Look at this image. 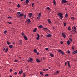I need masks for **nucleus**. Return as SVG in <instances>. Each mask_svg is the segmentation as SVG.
Wrapping results in <instances>:
<instances>
[{
	"label": "nucleus",
	"instance_id": "obj_1",
	"mask_svg": "<svg viewBox=\"0 0 77 77\" xmlns=\"http://www.w3.org/2000/svg\"><path fill=\"white\" fill-rule=\"evenodd\" d=\"M57 15L60 16V20H62V18H63V16L62 15L63 14H62L60 13H58L57 14Z\"/></svg>",
	"mask_w": 77,
	"mask_h": 77
},
{
	"label": "nucleus",
	"instance_id": "obj_2",
	"mask_svg": "<svg viewBox=\"0 0 77 77\" xmlns=\"http://www.w3.org/2000/svg\"><path fill=\"white\" fill-rule=\"evenodd\" d=\"M24 15V14L23 13L20 14L19 15H18L17 16V18H21L22 16H23Z\"/></svg>",
	"mask_w": 77,
	"mask_h": 77
},
{
	"label": "nucleus",
	"instance_id": "obj_3",
	"mask_svg": "<svg viewBox=\"0 0 77 77\" xmlns=\"http://www.w3.org/2000/svg\"><path fill=\"white\" fill-rule=\"evenodd\" d=\"M60 72V71H59V70H58L54 73V75H58V74H59Z\"/></svg>",
	"mask_w": 77,
	"mask_h": 77
},
{
	"label": "nucleus",
	"instance_id": "obj_4",
	"mask_svg": "<svg viewBox=\"0 0 77 77\" xmlns=\"http://www.w3.org/2000/svg\"><path fill=\"white\" fill-rule=\"evenodd\" d=\"M58 52H60L62 54H64V53H63V52L61 50H58Z\"/></svg>",
	"mask_w": 77,
	"mask_h": 77
},
{
	"label": "nucleus",
	"instance_id": "obj_5",
	"mask_svg": "<svg viewBox=\"0 0 77 77\" xmlns=\"http://www.w3.org/2000/svg\"><path fill=\"white\" fill-rule=\"evenodd\" d=\"M37 35L38 36V37H37L36 39H37V40H39V37H40L39 36V35L38 34H37Z\"/></svg>",
	"mask_w": 77,
	"mask_h": 77
},
{
	"label": "nucleus",
	"instance_id": "obj_6",
	"mask_svg": "<svg viewBox=\"0 0 77 77\" xmlns=\"http://www.w3.org/2000/svg\"><path fill=\"white\" fill-rule=\"evenodd\" d=\"M46 37H48V38H50L51 36V34H48L46 36Z\"/></svg>",
	"mask_w": 77,
	"mask_h": 77
},
{
	"label": "nucleus",
	"instance_id": "obj_7",
	"mask_svg": "<svg viewBox=\"0 0 77 77\" xmlns=\"http://www.w3.org/2000/svg\"><path fill=\"white\" fill-rule=\"evenodd\" d=\"M62 3H67V1H66V0H62Z\"/></svg>",
	"mask_w": 77,
	"mask_h": 77
},
{
	"label": "nucleus",
	"instance_id": "obj_8",
	"mask_svg": "<svg viewBox=\"0 0 77 77\" xmlns=\"http://www.w3.org/2000/svg\"><path fill=\"white\" fill-rule=\"evenodd\" d=\"M67 45H70V44L71 43V42H69V40H68L67 41Z\"/></svg>",
	"mask_w": 77,
	"mask_h": 77
},
{
	"label": "nucleus",
	"instance_id": "obj_9",
	"mask_svg": "<svg viewBox=\"0 0 77 77\" xmlns=\"http://www.w3.org/2000/svg\"><path fill=\"white\" fill-rule=\"evenodd\" d=\"M47 20L49 24H51V22L50 21V19H48Z\"/></svg>",
	"mask_w": 77,
	"mask_h": 77
},
{
	"label": "nucleus",
	"instance_id": "obj_10",
	"mask_svg": "<svg viewBox=\"0 0 77 77\" xmlns=\"http://www.w3.org/2000/svg\"><path fill=\"white\" fill-rule=\"evenodd\" d=\"M62 35L63 36V38H66V35H65V34H64V33H62Z\"/></svg>",
	"mask_w": 77,
	"mask_h": 77
},
{
	"label": "nucleus",
	"instance_id": "obj_11",
	"mask_svg": "<svg viewBox=\"0 0 77 77\" xmlns=\"http://www.w3.org/2000/svg\"><path fill=\"white\" fill-rule=\"evenodd\" d=\"M24 39L25 40H27V36H26L24 35Z\"/></svg>",
	"mask_w": 77,
	"mask_h": 77
},
{
	"label": "nucleus",
	"instance_id": "obj_12",
	"mask_svg": "<svg viewBox=\"0 0 77 77\" xmlns=\"http://www.w3.org/2000/svg\"><path fill=\"white\" fill-rule=\"evenodd\" d=\"M36 30H37V28H35L34 30H33V32L34 33H35V32H36Z\"/></svg>",
	"mask_w": 77,
	"mask_h": 77
},
{
	"label": "nucleus",
	"instance_id": "obj_13",
	"mask_svg": "<svg viewBox=\"0 0 77 77\" xmlns=\"http://www.w3.org/2000/svg\"><path fill=\"white\" fill-rule=\"evenodd\" d=\"M23 70H21L19 72V74H22L23 73Z\"/></svg>",
	"mask_w": 77,
	"mask_h": 77
},
{
	"label": "nucleus",
	"instance_id": "obj_14",
	"mask_svg": "<svg viewBox=\"0 0 77 77\" xmlns=\"http://www.w3.org/2000/svg\"><path fill=\"white\" fill-rule=\"evenodd\" d=\"M25 2L27 4H28L29 3V0H26L25 1Z\"/></svg>",
	"mask_w": 77,
	"mask_h": 77
},
{
	"label": "nucleus",
	"instance_id": "obj_15",
	"mask_svg": "<svg viewBox=\"0 0 77 77\" xmlns=\"http://www.w3.org/2000/svg\"><path fill=\"white\" fill-rule=\"evenodd\" d=\"M77 52L75 51H74L73 52H72V53H73V54H75V53H77Z\"/></svg>",
	"mask_w": 77,
	"mask_h": 77
},
{
	"label": "nucleus",
	"instance_id": "obj_16",
	"mask_svg": "<svg viewBox=\"0 0 77 77\" xmlns=\"http://www.w3.org/2000/svg\"><path fill=\"white\" fill-rule=\"evenodd\" d=\"M38 27H39V28H40V29H42V27H43V26H42V25H40L39 26H38Z\"/></svg>",
	"mask_w": 77,
	"mask_h": 77
},
{
	"label": "nucleus",
	"instance_id": "obj_17",
	"mask_svg": "<svg viewBox=\"0 0 77 77\" xmlns=\"http://www.w3.org/2000/svg\"><path fill=\"white\" fill-rule=\"evenodd\" d=\"M41 13H39L38 17L39 18H41Z\"/></svg>",
	"mask_w": 77,
	"mask_h": 77
},
{
	"label": "nucleus",
	"instance_id": "obj_18",
	"mask_svg": "<svg viewBox=\"0 0 77 77\" xmlns=\"http://www.w3.org/2000/svg\"><path fill=\"white\" fill-rule=\"evenodd\" d=\"M12 47H13V46L11 45L9 46L10 48H12Z\"/></svg>",
	"mask_w": 77,
	"mask_h": 77
},
{
	"label": "nucleus",
	"instance_id": "obj_19",
	"mask_svg": "<svg viewBox=\"0 0 77 77\" xmlns=\"http://www.w3.org/2000/svg\"><path fill=\"white\" fill-rule=\"evenodd\" d=\"M37 50H36V49H34V53H37Z\"/></svg>",
	"mask_w": 77,
	"mask_h": 77
},
{
	"label": "nucleus",
	"instance_id": "obj_20",
	"mask_svg": "<svg viewBox=\"0 0 77 77\" xmlns=\"http://www.w3.org/2000/svg\"><path fill=\"white\" fill-rule=\"evenodd\" d=\"M53 3L55 5H56V1L55 0H54Z\"/></svg>",
	"mask_w": 77,
	"mask_h": 77
},
{
	"label": "nucleus",
	"instance_id": "obj_21",
	"mask_svg": "<svg viewBox=\"0 0 77 77\" xmlns=\"http://www.w3.org/2000/svg\"><path fill=\"white\" fill-rule=\"evenodd\" d=\"M8 48H7L5 51V52H8Z\"/></svg>",
	"mask_w": 77,
	"mask_h": 77
},
{
	"label": "nucleus",
	"instance_id": "obj_22",
	"mask_svg": "<svg viewBox=\"0 0 77 77\" xmlns=\"http://www.w3.org/2000/svg\"><path fill=\"white\" fill-rule=\"evenodd\" d=\"M36 60L37 62H38V63L40 62V60H38V59H36Z\"/></svg>",
	"mask_w": 77,
	"mask_h": 77
},
{
	"label": "nucleus",
	"instance_id": "obj_23",
	"mask_svg": "<svg viewBox=\"0 0 77 77\" xmlns=\"http://www.w3.org/2000/svg\"><path fill=\"white\" fill-rule=\"evenodd\" d=\"M43 30L45 31L46 30H48V29L46 28H43Z\"/></svg>",
	"mask_w": 77,
	"mask_h": 77
},
{
	"label": "nucleus",
	"instance_id": "obj_24",
	"mask_svg": "<svg viewBox=\"0 0 77 77\" xmlns=\"http://www.w3.org/2000/svg\"><path fill=\"white\" fill-rule=\"evenodd\" d=\"M29 59H30V60H31V62H32V60H33V59L32 58L29 57Z\"/></svg>",
	"mask_w": 77,
	"mask_h": 77
},
{
	"label": "nucleus",
	"instance_id": "obj_25",
	"mask_svg": "<svg viewBox=\"0 0 77 77\" xmlns=\"http://www.w3.org/2000/svg\"><path fill=\"white\" fill-rule=\"evenodd\" d=\"M27 21L28 22V23H30V19H28V20H27Z\"/></svg>",
	"mask_w": 77,
	"mask_h": 77
},
{
	"label": "nucleus",
	"instance_id": "obj_26",
	"mask_svg": "<svg viewBox=\"0 0 77 77\" xmlns=\"http://www.w3.org/2000/svg\"><path fill=\"white\" fill-rule=\"evenodd\" d=\"M69 27H68V29L69 30H71V28L70 27V26H69Z\"/></svg>",
	"mask_w": 77,
	"mask_h": 77
},
{
	"label": "nucleus",
	"instance_id": "obj_27",
	"mask_svg": "<svg viewBox=\"0 0 77 77\" xmlns=\"http://www.w3.org/2000/svg\"><path fill=\"white\" fill-rule=\"evenodd\" d=\"M68 66L69 67V66H70V65L69 64V61H68Z\"/></svg>",
	"mask_w": 77,
	"mask_h": 77
},
{
	"label": "nucleus",
	"instance_id": "obj_28",
	"mask_svg": "<svg viewBox=\"0 0 77 77\" xmlns=\"http://www.w3.org/2000/svg\"><path fill=\"white\" fill-rule=\"evenodd\" d=\"M26 73H23V76L24 77H26Z\"/></svg>",
	"mask_w": 77,
	"mask_h": 77
},
{
	"label": "nucleus",
	"instance_id": "obj_29",
	"mask_svg": "<svg viewBox=\"0 0 77 77\" xmlns=\"http://www.w3.org/2000/svg\"><path fill=\"white\" fill-rule=\"evenodd\" d=\"M50 56H51V57H53V56H54L53 55V54H51V53L50 54Z\"/></svg>",
	"mask_w": 77,
	"mask_h": 77
},
{
	"label": "nucleus",
	"instance_id": "obj_30",
	"mask_svg": "<svg viewBox=\"0 0 77 77\" xmlns=\"http://www.w3.org/2000/svg\"><path fill=\"white\" fill-rule=\"evenodd\" d=\"M7 42L8 45H9L10 44H11V42Z\"/></svg>",
	"mask_w": 77,
	"mask_h": 77
},
{
	"label": "nucleus",
	"instance_id": "obj_31",
	"mask_svg": "<svg viewBox=\"0 0 77 77\" xmlns=\"http://www.w3.org/2000/svg\"><path fill=\"white\" fill-rule=\"evenodd\" d=\"M32 13H30L28 15V16H32Z\"/></svg>",
	"mask_w": 77,
	"mask_h": 77
},
{
	"label": "nucleus",
	"instance_id": "obj_32",
	"mask_svg": "<svg viewBox=\"0 0 77 77\" xmlns=\"http://www.w3.org/2000/svg\"><path fill=\"white\" fill-rule=\"evenodd\" d=\"M66 26V23H64V26Z\"/></svg>",
	"mask_w": 77,
	"mask_h": 77
},
{
	"label": "nucleus",
	"instance_id": "obj_33",
	"mask_svg": "<svg viewBox=\"0 0 77 77\" xmlns=\"http://www.w3.org/2000/svg\"><path fill=\"white\" fill-rule=\"evenodd\" d=\"M71 19L72 20H74L75 19V18L74 17H71Z\"/></svg>",
	"mask_w": 77,
	"mask_h": 77
},
{
	"label": "nucleus",
	"instance_id": "obj_34",
	"mask_svg": "<svg viewBox=\"0 0 77 77\" xmlns=\"http://www.w3.org/2000/svg\"><path fill=\"white\" fill-rule=\"evenodd\" d=\"M46 9H48V10H50L51 9L50 7H47L46 8Z\"/></svg>",
	"mask_w": 77,
	"mask_h": 77
},
{
	"label": "nucleus",
	"instance_id": "obj_35",
	"mask_svg": "<svg viewBox=\"0 0 77 77\" xmlns=\"http://www.w3.org/2000/svg\"><path fill=\"white\" fill-rule=\"evenodd\" d=\"M68 14H66V15H65V17L66 18H67L68 17Z\"/></svg>",
	"mask_w": 77,
	"mask_h": 77
},
{
	"label": "nucleus",
	"instance_id": "obj_36",
	"mask_svg": "<svg viewBox=\"0 0 77 77\" xmlns=\"http://www.w3.org/2000/svg\"><path fill=\"white\" fill-rule=\"evenodd\" d=\"M7 32V31L6 30H5L4 32V34H6V33Z\"/></svg>",
	"mask_w": 77,
	"mask_h": 77
},
{
	"label": "nucleus",
	"instance_id": "obj_37",
	"mask_svg": "<svg viewBox=\"0 0 77 77\" xmlns=\"http://www.w3.org/2000/svg\"><path fill=\"white\" fill-rule=\"evenodd\" d=\"M40 74L41 75H43V73H42V72H40Z\"/></svg>",
	"mask_w": 77,
	"mask_h": 77
},
{
	"label": "nucleus",
	"instance_id": "obj_38",
	"mask_svg": "<svg viewBox=\"0 0 77 77\" xmlns=\"http://www.w3.org/2000/svg\"><path fill=\"white\" fill-rule=\"evenodd\" d=\"M17 14L18 15H20V14H21V12H17Z\"/></svg>",
	"mask_w": 77,
	"mask_h": 77
},
{
	"label": "nucleus",
	"instance_id": "obj_39",
	"mask_svg": "<svg viewBox=\"0 0 77 77\" xmlns=\"http://www.w3.org/2000/svg\"><path fill=\"white\" fill-rule=\"evenodd\" d=\"M60 43L61 44H63V41H61Z\"/></svg>",
	"mask_w": 77,
	"mask_h": 77
},
{
	"label": "nucleus",
	"instance_id": "obj_40",
	"mask_svg": "<svg viewBox=\"0 0 77 77\" xmlns=\"http://www.w3.org/2000/svg\"><path fill=\"white\" fill-rule=\"evenodd\" d=\"M45 77H47V76H48V74H47L45 75Z\"/></svg>",
	"mask_w": 77,
	"mask_h": 77
},
{
	"label": "nucleus",
	"instance_id": "obj_41",
	"mask_svg": "<svg viewBox=\"0 0 77 77\" xmlns=\"http://www.w3.org/2000/svg\"><path fill=\"white\" fill-rule=\"evenodd\" d=\"M12 18V17H8V18L11 19V18Z\"/></svg>",
	"mask_w": 77,
	"mask_h": 77
},
{
	"label": "nucleus",
	"instance_id": "obj_42",
	"mask_svg": "<svg viewBox=\"0 0 77 77\" xmlns=\"http://www.w3.org/2000/svg\"><path fill=\"white\" fill-rule=\"evenodd\" d=\"M24 17L25 18H26V15L25 14L24 15Z\"/></svg>",
	"mask_w": 77,
	"mask_h": 77
},
{
	"label": "nucleus",
	"instance_id": "obj_43",
	"mask_svg": "<svg viewBox=\"0 0 77 77\" xmlns=\"http://www.w3.org/2000/svg\"><path fill=\"white\" fill-rule=\"evenodd\" d=\"M69 40L71 41H72V38H69Z\"/></svg>",
	"mask_w": 77,
	"mask_h": 77
},
{
	"label": "nucleus",
	"instance_id": "obj_44",
	"mask_svg": "<svg viewBox=\"0 0 77 77\" xmlns=\"http://www.w3.org/2000/svg\"><path fill=\"white\" fill-rule=\"evenodd\" d=\"M17 7H18V8H20V5H17Z\"/></svg>",
	"mask_w": 77,
	"mask_h": 77
},
{
	"label": "nucleus",
	"instance_id": "obj_45",
	"mask_svg": "<svg viewBox=\"0 0 77 77\" xmlns=\"http://www.w3.org/2000/svg\"><path fill=\"white\" fill-rule=\"evenodd\" d=\"M34 5V3H32V7H33Z\"/></svg>",
	"mask_w": 77,
	"mask_h": 77
},
{
	"label": "nucleus",
	"instance_id": "obj_46",
	"mask_svg": "<svg viewBox=\"0 0 77 77\" xmlns=\"http://www.w3.org/2000/svg\"><path fill=\"white\" fill-rule=\"evenodd\" d=\"M8 23H9V24H12V23L11 22H8Z\"/></svg>",
	"mask_w": 77,
	"mask_h": 77
},
{
	"label": "nucleus",
	"instance_id": "obj_47",
	"mask_svg": "<svg viewBox=\"0 0 77 77\" xmlns=\"http://www.w3.org/2000/svg\"><path fill=\"white\" fill-rule=\"evenodd\" d=\"M40 17H37V19H38V20H39V19H40Z\"/></svg>",
	"mask_w": 77,
	"mask_h": 77
},
{
	"label": "nucleus",
	"instance_id": "obj_48",
	"mask_svg": "<svg viewBox=\"0 0 77 77\" xmlns=\"http://www.w3.org/2000/svg\"><path fill=\"white\" fill-rule=\"evenodd\" d=\"M74 29L75 30H76V27L75 26H74Z\"/></svg>",
	"mask_w": 77,
	"mask_h": 77
},
{
	"label": "nucleus",
	"instance_id": "obj_49",
	"mask_svg": "<svg viewBox=\"0 0 77 77\" xmlns=\"http://www.w3.org/2000/svg\"><path fill=\"white\" fill-rule=\"evenodd\" d=\"M14 74H15V75H17V72H14Z\"/></svg>",
	"mask_w": 77,
	"mask_h": 77
},
{
	"label": "nucleus",
	"instance_id": "obj_50",
	"mask_svg": "<svg viewBox=\"0 0 77 77\" xmlns=\"http://www.w3.org/2000/svg\"><path fill=\"white\" fill-rule=\"evenodd\" d=\"M24 35V33L22 32V36H23Z\"/></svg>",
	"mask_w": 77,
	"mask_h": 77
},
{
	"label": "nucleus",
	"instance_id": "obj_51",
	"mask_svg": "<svg viewBox=\"0 0 77 77\" xmlns=\"http://www.w3.org/2000/svg\"><path fill=\"white\" fill-rule=\"evenodd\" d=\"M20 43H21V42H22V40H20Z\"/></svg>",
	"mask_w": 77,
	"mask_h": 77
},
{
	"label": "nucleus",
	"instance_id": "obj_52",
	"mask_svg": "<svg viewBox=\"0 0 77 77\" xmlns=\"http://www.w3.org/2000/svg\"><path fill=\"white\" fill-rule=\"evenodd\" d=\"M27 61L28 62H31V60H28Z\"/></svg>",
	"mask_w": 77,
	"mask_h": 77
},
{
	"label": "nucleus",
	"instance_id": "obj_53",
	"mask_svg": "<svg viewBox=\"0 0 77 77\" xmlns=\"http://www.w3.org/2000/svg\"><path fill=\"white\" fill-rule=\"evenodd\" d=\"M19 45H22V43H19Z\"/></svg>",
	"mask_w": 77,
	"mask_h": 77
},
{
	"label": "nucleus",
	"instance_id": "obj_54",
	"mask_svg": "<svg viewBox=\"0 0 77 77\" xmlns=\"http://www.w3.org/2000/svg\"><path fill=\"white\" fill-rule=\"evenodd\" d=\"M67 64V63L66 62H65V65L66 66V64Z\"/></svg>",
	"mask_w": 77,
	"mask_h": 77
},
{
	"label": "nucleus",
	"instance_id": "obj_55",
	"mask_svg": "<svg viewBox=\"0 0 77 77\" xmlns=\"http://www.w3.org/2000/svg\"><path fill=\"white\" fill-rule=\"evenodd\" d=\"M67 52H68V53H70V51H68Z\"/></svg>",
	"mask_w": 77,
	"mask_h": 77
},
{
	"label": "nucleus",
	"instance_id": "obj_56",
	"mask_svg": "<svg viewBox=\"0 0 77 77\" xmlns=\"http://www.w3.org/2000/svg\"><path fill=\"white\" fill-rule=\"evenodd\" d=\"M5 50H6V49L5 48H4L3 49V51H5Z\"/></svg>",
	"mask_w": 77,
	"mask_h": 77
},
{
	"label": "nucleus",
	"instance_id": "obj_57",
	"mask_svg": "<svg viewBox=\"0 0 77 77\" xmlns=\"http://www.w3.org/2000/svg\"><path fill=\"white\" fill-rule=\"evenodd\" d=\"M53 29H54H54H55V28H54V27L53 26Z\"/></svg>",
	"mask_w": 77,
	"mask_h": 77
},
{
	"label": "nucleus",
	"instance_id": "obj_58",
	"mask_svg": "<svg viewBox=\"0 0 77 77\" xmlns=\"http://www.w3.org/2000/svg\"><path fill=\"white\" fill-rule=\"evenodd\" d=\"M12 71V69H10V72H11V71Z\"/></svg>",
	"mask_w": 77,
	"mask_h": 77
},
{
	"label": "nucleus",
	"instance_id": "obj_59",
	"mask_svg": "<svg viewBox=\"0 0 77 77\" xmlns=\"http://www.w3.org/2000/svg\"><path fill=\"white\" fill-rule=\"evenodd\" d=\"M14 61H15V62H17V61H18V60H14Z\"/></svg>",
	"mask_w": 77,
	"mask_h": 77
},
{
	"label": "nucleus",
	"instance_id": "obj_60",
	"mask_svg": "<svg viewBox=\"0 0 77 77\" xmlns=\"http://www.w3.org/2000/svg\"><path fill=\"white\" fill-rule=\"evenodd\" d=\"M45 71H48V69H45Z\"/></svg>",
	"mask_w": 77,
	"mask_h": 77
},
{
	"label": "nucleus",
	"instance_id": "obj_61",
	"mask_svg": "<svg viewBox=\"0 0 77 77\" xmlns=\"http://www.w3.org/2000/svg\"><path fill=\"white\" fill-rule=\"evenodd\" d=\"M45 50H48V48H45Z\"/></svg>",
	"mask_w": 77,
	"mask_h": 77
},
{
	"label": "nucleus",
	"instance_id": "obj_62",
	"mask_svg": "<svg viewBox=\"0 0 77 77\" xmlns=\"http://www.w3.org/2000/svg\"><path fill=\"white\" fill-rule=\"evenodd\" d=\"M72 32H75V30H72Z\"/></svg>",
	"mask_w": 77,
	"mask_h": 77
},
{
	"label": "nucleus",
	"instance_id": "obj_63",
	"mask_svg": "<svg viewBox=\"0 0 77 77\" xmlns=\"http://www.w3.org/2000/svg\"><path fill=\"white\" fill-rule=\"evenodd\" d=\"M43 71H45V69H44L43 70Z\"/></svg>",
	"mask_w": 77,
	"mask_h": 77
},
{
	"label": "nucleus",
	"instance_id": "obj_64",
	"mask_svg": "<svg viewBox=\"0 0 77 77\" xmlns=\"http://www.w3.org/2000/svg\"><path fill=\"white\" fill-rule=\"evenodd\" d=\"M75 33H77V31H76V30H75Z\"/></svg>",
	"mask_w": 77,
	"mask_h": 77
}]
</instances>
